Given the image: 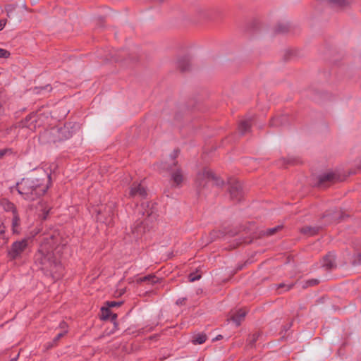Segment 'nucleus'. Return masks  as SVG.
<instances>
[{
    "instance_id": "34",
    "label": "nucleus",
    "mask_w": 361,
    "mask_h": 361,
    "mask_svg": "<svg viewBox=\"0 0 361 361\" xmlns=\"http://www.w3.org/2000/svg\"><path fill=\"white\" fill-rule=\"evenodd\" d=\"M8 152V149H1L0 150V159L2 158L6 154V152Z\"/></svg>"
},
{
    "instance_id": "24",
    "label": "nucleus",
    "mask_w": 361,
    "mask_h": 361,
    "mask_svg": "<svg viewBox=\"0 0 361 361\" xmlns=\"http://www.w3.org/2000/svg\"><path fill=\"white\" fill-rule=\"evenodd\" d=\"M331 1L341 7H343L348 4L346 0H331Z\"/></svg>"
},
{
    "instance_id": "15",
    "label": "nucleus",
    "mask_w": 361,
    "mask_h": 361,
    "mask_svg": "<svg viewBox=\"0 0 361 361\" xmlns=\"http://www.w3.org/2000/svg\"><path fill=\"white\" fill-rule=\"evenodd\" d=\"M12 231L14 234L20 233V217L18 213L13 215Z\"/></svg>"
},
{
    "instance_id": "36",
    "label": "nucleus",
    "mask_w": 361,
    "mask_h": 361,
    "mask_svg": "<svg viewBox=\"0 0 361 361\" xmlns=\"http://www.w3.org/2000/svg\"><path fill=\"white\" fill-rule=\"evenodd\" d=\"M185 298H179L177 301H176V304L177 305H183L184 303V301H185Z\"/></svg>"
},
{
    "instance_id": "16",
    "label": "nucleus",
    "mask_w": 361,
    "mask_h": 361,
    "mask_svg": "<svg viewBox=\"0 0 361 361\" xmlns=\"http://www.w3.org/2000/svg\"><path fill=\"white\" fill-rule=\"evenodd\" d=\"M190 59L188 57H183L178 60V67L181 71H186L190 67Z\"/></svg>"
},
{
    "instance_id": "22",
    "label": "nucleus",
    "mask_w": 361,
    "mask_h": 361,
    "mask_svg": "<svg viewBox=\"0 0 361 361\" xmlns=\"http://www.w3.org/2000/svg\"><path fill=\"white\" fill-rule=\"evenodd\" d=\"M123 302H116V301H107L106 302V306L109 308L118 307L121 306Z\"/></svg>"
},
{
    "instance_id": "23",
    "label": "nucleus",
    "mask_w": 361,
    "mask_h": 361,
    "mask_svg": "<svg viewBox=\"0 0 361 361\" xmlns=\"http://www.w3.org/2000/svg\"><path fill=\"white\" fill-rule=\"evenodd\" d=\"M66 334V331H61L59 332L56 337L53 339V343L54 345H56L57 342L65 335Z\"/></svg>"
},
{
    "instance_id": "11",
    "label": "nucleus",
    "mask_w": 361,
    "mask_h": 361,
    "mask_svg": "<svg viewBox=\"0 0 361 361\" xmlns=\"http://www.w3.org/2000/svg\"><path fill=\"white\" fill-rule=\"evenodd\" d=\"M322 264L326 269H331L336 267L335 257L333 254L329 253L322 259Z\"/></svg>"
},
{
    "instance_id": "7",
    "label": "nucleus",
    "mask_w": 361,
    "mask_h": 361,
    "mask_svg": "<svg viewBox=\"0 0 361 361\" xmlns=\"http://www.w3.org/2000/svg\"><path fill=\"white\" fill-rule=\"evenodd\" d=\"M115 204L110 202L104 206L102 205L98 209H95L97 213L96 219L97 221L111 226L114 221Z\"/></svg>"
},
{
    "instance_id": "9",
    "label": "nucleus",
    "mask_w": 361,
    "mask_h": 361,
    "mask_svg": "<svg viewBox=\"0 0 361 361\" xmlns=\"http://www.w3.org/2000/svg\"><path fill=\"white\" fill-rule=\"evenodd\" d=\"M146 195V190L140 183H133L132 184L128 193V197L130 198H135L136 197L144 198Z\"/></svg>"
},
{
    "instance_id": "1",
    "label": "nucleus",
    "mask_w": 361,
    "mask_h": 361,
    "mask_svg": "<svg viewBox=\"0 0 361 361\" xmlns=\"http://www.w3.org/2000/svg\"><path fill=\"white\" fill-rule=\"evenodd\" d=\"M60 241L59 235H51L44 238L35 255V262L39 269L54 279H59L63 271L59 259L63 249Z\"/></svg>"
},
{
    "instance_id": "13",
    "label": "nucleus",
    "mask_w": 361,
    "mask_h": 361,
    "mask_svg": "<svg viewBox=\"0 0 361 361\" xmlns=\"http://www.w3.org/2000/svg\"><path fill=\"white\" fill-rule=\"evenodd\" d=\"M245 315L246 312L245 310H239L231 317V319L236 324V326H239Z\"/></svg>"
},
{
    "instance_id": "26",
    "label": "nucleus",
    "mask_w": 361,
    "mask_h": 361,
    "mask_svg": "<svg viewBox=\"0 0 361 361\" xmlns=\"http://www.w3.org/2000/svg\"><path fill=\"white\" fill-rule=\"evenodd\" d=\"M201 278V275L198 274L192 273L189 275V281L190 282H193L195 281L199 280Z\"/></svg>"
},
{
    "instance_id": "25",
    "label": "nucleus",
    "mask_w": 361,
    "mask_h": 361,
    "mask_svg": "<svg viewBox=\"0 0 361 361\" xmlns=\"http://www.w3.org/2000/svg\"><path fill=\"white\" fill-rule=\"evenodd\" d=\"M10 56V52L6 49L0 48V58L7 59Z\"/></svg>"
},
{
    "instance_id": "38",
    "label": "nucleus",
    "mask_w": 361,
    "mask_h": 361,
    "mask_svg": "<svg viewBox=\"0 0 361 361\" xmlns=\"http://www.w3.org/2000/svg\"><path fill=\"white\" fill-rule=\"evenodd\" d=\"M116 318V314H114L112 316V319H115Z\"/></svg>"
},
{
    "instance_id": "35",
    "label": "nucleus",
    "mask_w": 361,
    "mask_h": 361,
    "mask_svg": "<svg viewBox=\"0 0 361 361\" xmlns=\"http://www.w3.org/2000/svg\"><path fill=\"white\" fill-rule=\"evenodd\" d=\"M12 8L13 6H8V8H6V11L8 12V16L10 17L11 15V13H12Z\"/></svg>"
},
{
    "instance_id": "8",
    "label": "nucleus",
    "mask_w": 361,
    "mask_h": 361,
    "mask_svg": "<svg viewBox=\"0 0 361 361\" xmlns=\"http://www.w3.org/2000/svg\"><path fill=\"white\" fill-rule=\"evenodd\" d=\"M196 183L199 187H204L206 184L215 183L220 185L223 183L208 169H204L202 171L198 173L196 178Z\"/></svg>"
},
{
    "instance_id": "12",
    "label": "nucleus",
    "mask_w": 361,
    "mask_h": 361,
    "mask_svg": "<svg viewBox=\"0 0 361 361\" xmlns=\"http://www.w3.org/2000/svg\"><path fill=\"white\" fill-rule=\"evenodd\" d=\"M1 204L6 212H12L13 215L17 214V209L15 204L8 200L4 199L1 202Z\"/></svg>"
},
{
    "instance_id": "5",
    "label": "nucleus",
    "mask_w": 361,
    "mask_h": 361,
    "mask_svg": "<svg viewBox=\"0 0 361 361\" xmlns=\"http://www.w3.org/2000/svg\"><path fill=\"white\" fill-rule=\"evenodd\" d=\"M73 127L71 123L65 124L63 126H57L45 130L39 135L42 142L56 143L66 140L73 135Z\"/></svg>"
},
{
    "instance_id": "27",
    "label": "nucleus",
    "mask_w": 361,
    "mask_h": 361,
    "mask_svg": "<svg viewBox=\"0 0 361 361\" xmlns=\"http://www.w3.org/2000/svg\"><path fill=\"white\" fill-rule=\"evenodd\" d=\"M102 314H103V319H108L109 317V314L111 313L110 310H109V308L108 307H102Z\"/></svg>"
},
{
    "instance_id": "4",
    "label": "nucleus",
    "mask_w": 361,
    "mask_h": 361,
    "mask_svg": "<svg viewBox=\"0 0 361 361\" xmlns=\"http://www.w3.org/2000/svg\"><path fill=\"white\" fill-rule=\"evenodd\" d=\"M179 151L174 150L170 155L168 160L160 163L159 166L162 170L170 171L171 180L173 185L180 188L183 185L185 180V176L182 169L178 166L176 158L178 156Z\"/></svg>"
},
{
    "instance_id": "33",
    "label": "nucleus",
    "mask_w": 361,
    "mask_h": 361,
    "mask_svg": "<svg viewBox=\"0 0 361 361\" xmlns=\"http://www.w3.org/2000/svg\"><path fill=\"white\" fill-rule=\"evenodd\" d=\"M286 30H287V27L285 25L283 27L279 26L278 29H277L278 32H286Z\"/></svg>"
},
{
    "instance_id": "21",
    "label": "nucleus",
    "mask_w": 361,
    "mask_h": 361,
    "mask_svg": "<svg viewBox=\"0 0 361 361\" xmlns=\"http://www.w3.org/2000/svg\"><path fill=\"white\" fill-rule=\"evenodd\" d=\"M281 226H276L274 228H269L265 231L267 235H272L276 233L279 230L281 229Z\"/></svg>"
},
{
    "instance_id": "31",
    "label": "nucleus",
    "mask_w": 361,
    "mask_h": 361,
    "mask_svg": "<svg viewBox=\"0 0 361 361\" xmlns=\"http://www.w3.org/2000/svg\"><path fill=\"white\" fill-rule=\"evenodd\" d=\"M293 286V284H290V285H288L286 286V284L284 283H280L278 286L279 288H283V287H287L286 288V290H290L292 287Z\"/></svg>"
},
{
    "instance_id": "3",
    "label": "nucleus",
    "mask_w": 361,
    "mask_h": 361,
    "mask_svg": "<svg viewBox=\"0 0 361 361\" xmlns=\"http://www.w3.org/2000/svg\"><path fill=\"white\" fill-rule=\"evenodd\" d=\"M139 213L141 214L132 227V232L136 235L137 237L142 235L146 231H149L155 225L157 214L152 208H145L142 204L139 209Z\"/></svg>"
},
{
    "instance_id": "29",
    "label": "nucleus",
    "mask_w": 361,
    "mask_h": 361,
    "mask_svg": "<svg viewBox=\"0 0 361 361\" xmlns=\"http://www.w3.org/2000/svg\"><path fill=\"white\" fill-rule=\"evenodd\" d=\"M59 327L61 329V331H65L67 334L68 332V324L65 322H61L59 324Z\"/></svg>"
},
{
    "instance_id": "19",
    "label": "nucleus",
    "mask_w": 361,
    "mask_h": 361,
    "mask_svg": "<svg viewBox=\"0 0 361 361\" xmlns=\"http://www.w3.org/2000/svg\"><path fill=\"white\" fill-rule=\"evenodd\" d=\"M207 340V336L204 334H200L195 336L192 338V343L194 344H202Z\"/></svg>"
},
{
    "instance_id": "37",
    "label": "nucleus",
    "mask_w": 361,
    "mask_h": 361,
    "mask_svg": "<svg viewBox=\"0 0 361 361\" xmlns=\"http://www.w3.org/2000/svg\"><path fill=\"white\" fill-rule=\"evenodd\" d=\"M307 230L310 231V228H303L302 229V231L305 233H307Z\"/></svg>"
},
{
    "instance_id": "14",
    "label": "nucleus",
    "mask_w": 361,
    "mask_h": 361,
    "mask_svg": "<svg viewBox=\"0 0 361 361\" xmlns=\"http://www.w3.org/2000/svg\"><path fill=\"white\" fill-rule=\"evenodd\" d=\"M137 283L147 282L149 284H154L159 281V279L154 274H149L143 277H140L137 279Z\"/></svg>"
},
{
    "instance_id": "10",
    "label": "nucleus",
    "mask_w": 361,
    "mask_h": 361,
    "mask_svg": "<svg viewBox=\"0 0 361 361\" xmlns=\"http://www.w3.org/2000/svg\"><path fill=\"white\" fill-rule=\"evenodd\" d=\"M229 192L231 198L238 200H240L242 197V189L240 183L238 181H234L233 183H231Z\"/></svg>"
},
{
    "instance_id": "17",
    "label": "nucleus",
    "mask_w": 361,
    "mask_h": 361,
    "mask_svg": "<svg viewBox=\"0 0 361 361\" xmlns=\"http://www.w3.org/2000/svg\"><path fill=\"white\" fill-rule=\"evenodd\" d=\"M251 128V121L250 120L242 121L238 126V130L242 134L246 133Z\"/></svg>"
},
{
    "instance_id": "2",
    "label": "nucleus",
    "mask_w": 361,
    "mask_h": 361,
    "mask_svg": "<svg viewBox=\"0 0 361 361\" xmlns=\"http://www.w3.org/2000/svg\"><path fill=\"white\" fill-rule=\"evenodd\" d=\"M51 185V174L39 169L29 177L23 178L16 185L18 193L29 202L35 201L44 195Z\"/></svg>"
},
{
    "instance_id": "20",
    "label": "nucleus",
    "mask_w": 361,
    "mask_h": 361,
    "mask_svg": "<svg viewBox=\"0 0 361 361\" xmlns=\"http://www.w3.org/2000/svg\"><path fill=\"white\" fill-rule=\"evenodd\" d=\"M259 336L260 334L258 332L251 335L248 338L249 345L250 346H253L255 345V343L258 340Z\"/></svg>"
},
{
    "instance_id": "32",
    "label": "nucleus",
    "mask_w": 361,
    "mask_h": 361,
    "mask_svg": "<svg viewBox=\"0 0 361 361\" xmlns=\"http://www.w3.org/2000/svg\"><path fill=\"white\" fill-rule=\"evenodd\" d=\"M6 20L4 19V20H0V30L4 29V27L6 25Z\"/></svg>"
},
{
    "instance_id": "30",
    "label": "nucleus",
    "mask_w": 361,
    "mask_h": 361,
    "mask_svg": "<svg viewBox=\"0 0 361 361\" xmlns=\"http://www.w3.org/2000/svg\"><path fill=\"white\" fill-rule=\"evenodd\" d=\"M40 207H41V209H42V211L43 212V214H44V219H46L47 216L49 214L50 208L49 207H44V208L42 207V205H41V204H40Z\"/></svg>"
},
{
    "instance_id": "28",
    "label": "nucleus",
    "mask_w": 361,
    "mask_h": 361,
    "mask_svg": "<svg viewBox=\"0 0 361 361\" xmlns=\"http://www.w3.org/2000/svg\"><path fill=\"white\" fill-rule=\"evenodd\" d=\"M318 283V281L317 279H312L307 281L306 282V286H304L303 287H307V286H312Z\"/></svg>"
},
{
    "instance_id": "6",
    "label": "nucleus",
    "mask_w": 361,
    "mask_h": 361,
    "mask_svg": "<svg viewBox=\"0 0 361 361\" xmlns=\"http://www.w3.org/2000/svg\"><path fill=\"white\" fill-rule=\"evenodd\" d=\"M29 238H23L13 242L7 251V257L10 260H17L23 258L28 248Z\"/></svg>"
},
{
    "instance_id": "18",
    "label": "nucleus",
    "mask_w": 361,
    "mask_h": 361,
    "mask_svg": "<svg viewBox=\"0 0 361 361\" xmlns=\"http://www.w3.org/2000/svg\"><path fill=\"white\" fill-rule=\"evenodd\" d=\"M335 179V174L333 173H328L320 176L319 183L320 184L326 182H333Z\"/></svg>"
}]
</instances>
